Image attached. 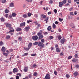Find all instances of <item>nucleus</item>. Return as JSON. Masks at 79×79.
<instances>
[{"instance_id": "aec40b11", "label": "nucleus", "mask_w": 79, "mask_h": 79, "mask_svg": "<svg viewBox=\"0 0 79 79\" xmlns=\"http://www.w3.org/2000/svg\"><path fill=\"white\" fill-rule=\"evenodd\" d=\"M52 27L53 29H55L56 27V25L55 24V23H53L52 25Z\"/></svg>"}, {"instance_id": "e433bc0d", "label": "nucleus", "mask_w": 79, "mask_h": 79, "mask_svg": "<svg viewBox=\"0 0 79 79\" xmlns=\"http://www.w3.org/2000/svg\"><path fill=\"white\" fill-rule=\"evenodd\" d=\"M28 55V53H25L23 56H26V55Z\"/></svg>"}, {"instance_id": "20e7f679", "label": "nucleus", "mask_w": 79, "mask_h": 79, "mask_svg": "<svg viewBox=\"0 0 79 79\" xmlns=\"http://www.w3.org/2000/svg\"><path fill=\"white\" fill-rule=\"evenodd\" d=\"M44 79H50V75L49 74H47L44 78Z\"/></svg>"}, {"instance_id": "b1692460", "label": "nucleus", "mask_w": 79, "mask_h": 79, "mask_svg": "<svg viewBox=\"0 0 79 79\" xmlns=\"http://www.w3.org/2000/svg\"><path fill=\"white\" fill-rule=\"evenodd\" d=\"M32 43H30L29 44L28 46V48H30L31 47V46H32Z\"/></svg>"}, {"instance_id": "c03bdc74", "label": "nucleus", "mask_w": 79, "mask_h": 79, "mask_svg": "<svg viewBox=\"0 0 79 79\" xmlns=\"http://www.w3.org/2000/svg\"><path fill=\"white\" fill-rule=\"evenodd\" d=\"M8 16H9L8 14H6V15H4V16H5V17L6 18H7L8 17Z\"/></svg>"}, {"instance_id": "f3484780", "label": "nucleus", "mask_w": 79, "mask_h": 79, "mask_svg": "<svg viewBox=\"0 0 79 79\" xmlns=\"http://www.w3.org/2000/svg\"><path fill=\"white\" fill-rule=\"evenodd\" d=\"M0 19L2 22H4L5 21V19L4 18L2 17L0 18Z\"/></svg>"}, {"instance_id": "cd10ccee", "label": "nucleus", "mask_w": 79, "mask_h": 79, "mask_svg": "<svg viewBox=\"0 0 79 79\" xmlns=\"http://www.w3.org/2000/svg\"><path fill=\"white\" fill-rule=\"evenodd\" d=\"M5 13H9V10L8 9H6L5 10Z\"/></svg>"}, {"instance_id": "2eb2a0df", "label": "nucleus", "mask_w": 79, "mask_h": 79, "mask_svg": "<svg viewBox=\"0 0 79 79\" xmlns=\"http://www.w3.org/2000/svg\"><path fill=\"white\" fill-rule=\"evenodd\" d=\"M70 26L71 27H72V28H74L75 27V26H74V24L72 23L70 25Z\"/></svg>"}, {"instance_id": "ea45409f", "label": "nucleus", "mask_w": 79, "mask_h": 79, "mask_svg": "<svg viewBox=\"0 0 79 79\" xmlns=\"http://www.w3.org/2000/svg\"><path fill=\"white\" fill-rule=\"evenodd\" d=\"M41 42H42V44H43V43H44V42H45V40H44V39H42L41 40Z\"/></svg>"}, {"instance_id": "9b49d317", "label": "nucleus", "mask_w": 79, "mask_h": 79, "mask_svg": "<svg viewBox=\"0 0 79 79\" xmlns=\"http://www.w3.org/2000/svg\"><path fill=\"white\" fill-rule=\"evenodd\" d=\"M17 71H18V69H17L16 68H15L13 70V72L14 73H16V72H17Z\"/></svg>"}, {"instance_id": "4468645a", "label": "nucleus", "mask_w": 79, "mask_h": 79, "mask_svg": "<svg viewBox=\"0 0 79 79\" xmlns=\"http://www.w3.org/2000/svg\"><path fill=\"white\" fill-rule=\"evenodd\" d=\"M78 74V73H77V71H76L73 73V75L75 76H77Z\"/></svg>"}, {"instance_id": "680f3d73", "label": "nucleus", "mask_w": 79, "mask_h": 79, "mask_svg": "<svg viewBox=\"0 0 79 79\" xmlns=\"http://www.w3.org/2000/svg\"><path fill=\"white\" fill-rule=\"evenodd\" d=\"M70 15H73V16L74 15V14H73V13L72 12H71L70 13Z\"/></svg>"}, {"instance_id": "0eeeda50", "label": "nucleus", "mask_w": 79, "mask_h": 79, "mask_svg": "<svg viewBox=\"0 0 79 79\" xmlns=\"http://www.w3.org/2000/svg\"><path fill=\"white\" fill-rule=\"evenodd\" d=\"M41 19H43V18L45 19L46 18V16L44 15H41Z\"/></svg>"}, {"instance_id": "bf43d9fd", "label": "nucleus", "mask_w": 79, "mask_h": 79, "mask_svg": "<svg viewBox=\"0 0 79 79\" xmlns=\"http://www.w3.org/2000/svg\"><path fill=\"white\" fill-rule=\"evenodd\" d=\"M37 67V65L36 64H34L33 66V68H35V67Z\"/></svg>"}, {"instance_id": "9d476101", "label": "nucleus", "mask_w": 79, "mask_h": 79, "mask_svg": "<svg viewBox=\"0 0 79 79\" xmlns=\"http://www.w3.org/2000/svg\"><path fill=\"white\" fill-rule=\"evenodd\" d=\"M23 17L24 18H27L28 16L27 14H24L23 15Z\"/></svg>"}, {"instance_id": "4be33fe9", "label": "nucleus", "mask_w": 79, "mask_h": 79, "mask_svg": "<svg viewBox=\"0 0 79 79\" xmlns=\"http://www.w3.org/2000/svg\"><path fill=\"white\" fill-rule=\"evenodd\" d=\"M47 29L48 31H51V26H49L48 27Z\"/></svg>"}, {"instance_id": "a19ab883", "label": "nucleus", "mask_w": 79, "mask_h": 79, "mask_svg": "<svg viewBox=\"0 0 79 79\" xmlns=\"http://www.w3.org/2000/svg\"><path fill=\"white\" fill-rule=\"evenodd\" d=\"M3 44V43L2 41H1L0 42V46H2Z\"/></svg>"}, {"instance_id": "f8f14e48", "label": "nucleus", "mask_w": 79, "mask_h": 79, "mask_svg": "<svg viewBox=\"0 0 79 79\" xmlns=\"http://www.w3.org/2000/svg\"><path fill=\"white\" fill-rule=\"evenodd\" d=\"M28 69V67H25L24 69V72H27V71Z\"/></svg>"}, {"instance_id": "79ce46f5", "label": "nucleus", "mask_w": 79, "mask_h": 79, "mask_svg": "<svg viewBox=\"0 0 79 79\" xmlns=\"http://www.w3.org/2000/svg\"><path fill=\"white\" fill-rule=\"evenodd\" d=\"M18 39L19 40H20V41H21V40H22V38L21 37H19Z\"/></svg>"}, {"instance_id": "69168bd1", "label": "nucleus", "mask_w": 79, "mask_h": 79, "mask_svg": "<svg viewBox=\"0 0 79 79\" xmlns=\"http://www.w3.org/2000/svg\"><path fill=\"white\" fill-rule=\"evenodd\" d=\"M47 34H48V32H45L44 33V35H47Z\"/></svg>"}, {"instance_id": "7ed1b4c3", "label": "nucleus", "mask_w": 79, "mask_h": 79, "mask_svg": "<svg viewBox=\"0 0 79 79\" xmlns=\"http://www.w3.org/2000/svg\"><path fill=\"white\" fill-rule=\"evenodd\" d=\"M30 29V26H29L26 27L24 28V29L25 31H26V32H28V31H29V30Z\"/></svg>"}, {"instance_id": "37998d69", "label": "nucleus", "mask_w": 79, "mask_h": 79, "mask_svg": "<svg viewBox=\"0 0 79 79\" xmlns=\"http://www.w3.org/2000/svg\"><path fill=\"white\" fill-rule=\"evenodd\" d=\"M75 58H77V57H78V55L77 54H75Z\"/></svg>"}, {"instance_id": "f704fd0d", "label": "nucleus", "mask_w": 79, "mask_h": 79, "mask_svg": "<svg viewBox=\"0 0 79 79\" xmlns=\"http://www.w3.org/2000/svg\"><path fill=\"white\" fill-rule=\"evenodd\" d=\"M28 77L30 79L32 77V74H30L28 75Z\"/></svg>"}, {"instance_id": "603ef678", "label": "nucleus", "mask_w": 79, "mask_h": 79, "mask_svg": "<svg viewBox=\"0 0 79 79\" xmlns=\"http://www.w3.org/2000/svg\"><path fill=\"white\" fill-rule=\"evenodd\" d=\"M36 55L35 54H31V56H35Z\"/></svg>"}, {"instance_id": "09e8293b", "label": "nucleus", "mask_w": 79, "mask_h": 79, "mask_svg": "<svg viewBox=\"0 0 79 79\" xmlns=\"http://www.w3.org/2000/svg\"><path fill=\"white\" fill-rule=\"evenodd\" d=\"M16 79H19V76L17 75L15 77Z\"/></svg>"}, {"instance_id": "bb28decb", "label": "nucleus", "mask_w": 79, "mask_h": 79, "mask_svg": "<svg viewBox=\"0 0 79 79\" xmlns=\"http://www.w3.org/2000/svg\"><path fill=\"white\" fill-rule=\"evenodd\" d=\"M15 31V30L14 29L12 30L9 31L8 32V33H11V32H13Z\"/></svg>"}, {"instance_id": "393cba45", "label": "nucleus", "mask_w": 79, "mask_h": 79, "mask_svg": "<svg viewBox=\"0 0 79 79\" xmlns=\"http://www.w3.org/2000/svg\"><path fill=\"white\" fill-rule=\"evenodd\" d=\"M42 32H39L37 33V35L38 36H40V35H42Z\"/></svg>"}, {"instance_id": "1a4fd4ad", "label": "nucleus", "mask_w": 79, "mask_h": 79, "mask_svg": "<svg viewBox=\"0 0 79 79\" xmlns=\"http://www.w3.org/2000/svg\"><path fill=\"white\" fill-rule=\"evenodd\" d=\"M6 49H5V47H2V48L1 49V50L4 53H5V50Z\"/></svg>"}, {"instance_id": "3c124183", "label": "nucleus", "mask_w": 79, "mask_h": 79, "mask_svg": "<svg viewBox=\"0 0 79 79\" xmlns=\"http://www.w3.org/2000/svg\"><path fill=\"white\" fill-rule=\"evenodd\" d=\"M70 76H69V75L67 74L66 75V77L67 78H69Z\"/></svg>"}, {"instance_id": "0e129e2a", "label": "nucleus", "mask_w": 79, "mask_h": 79, "mask_svg": "<svg viewBox=\"0 0 79 79\" xmlns=\"http://www.w3.org/2000/svg\"><path fill=\"white\" fill-rule=\"evenodd\" d=\"M68 3H71V0H68Z\"/></svg>"}, {"instance_id": "5fc2aeb1", "label": "nucleus", "mask_w": 79, "mask_h": 79, "mask_svg": "<svg viewBox=\"0 0 79 79\" xmlns=\"http://www.w3.org/2000/svg\"><path fill=\"white\" fill-rule=\"evenodd\" d=\"M54 73L55 75H57V72H56V71H55Z\"/></svg>"}, {"instance_id": "6e6d98bb", "label": "nucleus", "mask_w": 79, "mask_h": 79, "mask_svg": "<svg viewBox=\"0 0 79 79\" xmlns=\"http://www.w3.org/2000/svg\"><path fill=\"white\" fill-rule=\"evenodd\" d=\"M9 29V30H11V29H13V27H9L8 28Z\"/></svg>"}, {"instance_id": "a211bd4d", "label": "nucleus", "mask_w": 79, "mask_h": 79, "mask_svg": "<svg viewBox=\"0 0 79 79\" xmlns=\"http://www.w3.org/2000/svg\"><path fill=\"white\" fill-rule=\"evenodd\" d=\"M78 60V59H73L72 60L73 62H76V61H77Z\"/></svg>"}, {"instance_id": "774afa93", "label": "nucleus", "mask_w": 79, "mask_h": 79, "mask_svg": "<svg viewBox=\"0 0 79 79\" xmlns=\"http://www.w3.org/2000/svg\"><path fill=\"white\" fill-rule=\"evenodd\" d=\"M73 7L70 8L69 9V11H71V10H73Z\"/></svg>"}, {"instance_id": "39448f33", "label": "nucleus", "mask_w": 79, "mask_h": 79, "mask_svg": "<svg viewBox=\"0 0 79 79\" xmlns=\"http://www.w3.org/2000/svg\"><path fill=\"white\" fill-rule=\"evenodd\" d=\"M6 27H11V25L9 23H6Z\"/></svg>"}, {"instance_id": "13d9d810", "label": "nucleus", "mask_w": 79, "mask_h": 79, "mask_svg": "<svg viewBox=\"0 0 79 79\" xmlns=\"http://www.w3.org/2000/svg\"><path fill=\"white\" fill-rule=\"evenodd\" d=\"M58 22L56 21L55 22V23L56 24H58Z\"/></svg>"}, {"instance_id": "5701e85b", "label": "nucleus", "mask_w": 79, "mask_h": 79, "mask_svg": "<svg viewBox=\"0 0 79 79\" xmlns=\"http://www.w3.org/2000/svg\"><path fill=\"white\" fill-rule=\"evenodd\" d=\"M16 15V14L15 12H14L12 14V16L13 17H15Z\"/></svg>"}, {"instance_id": "a18cd8bd", "label": "nucleus", "mask_w": 79, "mask_h": 79, "mask_svg": "<svg viewBox=\"0 0 79 79\" xmlns=\"http://www.w3.org/2000/svg\"><path fill=\"white\" fill-rule=\"evenodd\" d=\"M59 20L60 21V22H61L62 21H63V19H61L60 18H59Z\"/></svg>"}, {"instance_id": "4d7b16f0", "label": "nucleus", "mask_w": 79, "mask_h": 79, "mask_svg": "<svg viewBox=\"0 0 79 79\" xmlns=\"http://www.w3.org/2000/svg\"><path fill=\"white\" fill-rule=\"evenodd\" d=\"M31 22H32V21L31 20H28L27 21V23H31Z\"/></svg>"}, {"instance_id": "49530a36", "label": "nucleus", "mask_w": 79, "mask_h": 79, "mask_svg": "<svg viewBox=\"0 0 79 79\" xmlns=\"http://www.w3.org/2000/svg\"><path fill=\"white\" fill-rule=\"evenodd\" d=\"M58 39H59V40H60L61 39V36H58Z\"/></svg>"}, {"instance_id": "f257e3e1", "label": "nucleus", "mask_w": 79, "mask_h": 79, "mask_svg": "<svg viewBox=\"0 0 79 79\" xmlns=\"http://www.w3.org/2000/svg\"><path fill=\"white\" fill-rule=\"evenodd\" d=\"M43 43L41 42L38 43V46L39 47H41V48H44L45 47V45L44 44H43Z\"/></svg>"}, {"instance_id": "473e14b6", "label": "nucleus", "mask_w": 79, "mask_h": 79, "mask_svg": "<svg viewBox=\"0 0 79 79\" xmlns=\"http://www.w3.org/2000/svg\"><path fill=\"white\" fill-rule=\"evenodd\" d=\"M75 68L77 69L78 68L79 69V65L78 64L76 65L75 66Z\"/></svg>"}, {"instance_id": "052dcab7", "label": "nucleus", "mask_w": 79, "mask_h": 79, "mask_svg": "<svg viewBox=\"0 0 79 79\" xmlns=\"http://www.w3.org/2000/svg\"><path fill=\"white\" fill-rule=\"evenodd\" d=\"M63 55H64V54H63V52L61 53L60 54V55L61 56H63Z\"/></svg>"}, {"instance_id": "a878e982", "label": "nucleus", "mask_w": 79, "mask_h": 79, "mask_svg": "<svg viewBox=\"0 0 79 79\" xmlns=\"http://www.w3.org/2000/svg\"><path fill=\"white\" fill-rule=\"evenodd\" d=\"M16 31H22V30L21 29V28H18L16 29Z\"/></svg>"}, {"instance_id": "864d4df0", "label": "nucleus", "mask_w": 79, "mask_h": 79, "mask_svg": "<svg viewBox=\"0 0 79 79\" xmlns=\"http://www.w3.org/2000/svg\"><path fill=\"white\" fill-rule=\"evenodd\" d=\"M54 11L55 13H57V10L55 9L54 10Z\"/></svg>"}, {"instance_id": "338daca9", "label": "nucleus", "mask_w": 79, "mask_h": 79, "mask_svg": "<svg viewBox=\"0 0 79 79\" xmlns=\"http://www.w3.org/2000/svg\"><path fill=\"white\" fill-rule=\"evenodd\" d=\"M72 58V56H69L68 57V59H69V60H70V59H71V58Z\"/></svg>"}, {"instance_id": "ddd939ff", "label": "nucleus", "mask_w": 79, "mask_h": 79, "mask_svg": "<svg viewBox=\"0 0 79 79\" xmlns=\"http://www.w3.org/2000/svg\"><path fill=\"white\" fill-rule=\"evenodd\" d=\"M10 7H14V3L13 2H11L10 4Z\"/></svg>"}, {"instance_id": "c9c22d12", "label": "nucleus", "mask_w": 79, "mask_h": 79, "mask_svg": "<svg viewBox=\"0 0 79 79\" xmlns=\"http://www.w3.org/2000/svg\"><path fill=\"white\" fill-rule=\"evenodd\" d=\"M24 48L25 50H26V51H27L28 50H29V49L30 48H28V47L27 48Z\"/></svg>"}, {"instance_id": "dca6fc26", "label": "nucleus", "mask_w": 79, "mask_h": 79, "mask_svg": "<svg viewBox=\"0 0 79 79\" xmlns=\"http://www.w3.org/2000/svg\"><path fill=\"white\" fill-rule=\"evenodd\" d=\"M26 25V23L25 22H23L22 23H21L20 24V26H25Z\"/></svg>"}, {"instance_id": "2f4dec72", "label": "nucleus", "mask_w": 79, "mask_h": 79, "mask_svg": "<svg viewBox=\"0 0 79 79\" xmlns=\"http://www.w3.org/2000/svg\"><path fill=\"white\" fill-rule=\"evenodd\" d=\"M10 36L9 35H8L6 36V39H10Z\"/></svg>"}, {"instance_id": "72a5a7b5", "label": "nucleus", "mask_w": 79, "mask_h": 79, "mask_svg": "<svg viewBox=\"0 0 79 79\" xmlns=\"http://www.w3.org/2000/svg\"><path fill=\"white\" fill-rule=\"evenodd\" d=\"M2 3H6V0H1Z\"/></svg>"}, {"instance_id": "de8ad7c7", "label": "nucleus", "mask_w": 79, "mask_h": 79, "mask_svg": "<svg viewBox=\"0 0 79 79\" xmlns=\"http://www.w3.org/2000/svg\"><path fill=\"white\" fill-rule=\"evenodd\" d=\"M3 55L5 56H7L8 55V54L6 53H4Z\"/></svg>"}, {"instance_id": "6e6552de", "label": "nucleus", "mask_w": 79, "mask_h": 79, "mask_svg": "<svg viewBox=\"0 0 79 79\" xmlns=\"http://www.w3.org/2000/svg\"><path fill=\"white\" fill-rule=\"evenodd\" d=\"M60 40L62 44H64V42H66V40L64 39H61Z\"/></svg>"}, {"instance_id": "423d86ee", "label": "nucleus", "mask_w": 79, "mask_h": 79, "mask_svg": "<svg viewBox=\"0 0 79 79\" xmlns=\"http://www.w3.org/2000/svg\"><path fill=\"white\" fill-rule=\"evenodd\" d=\"M63 2H59V7H60V8H61V7H62V6H63Z\"/></svg>"}, {"instance_id": "58836bf2", "label": "nucleus", "mask_w": 79, "mask_h": 79, "mask_svg": "<svg viewBox=\"0 0 79 79\" xmlns=\"http://www.w3.org/2000/svg\"><path fill=\"white\" fill-rule=\"evenodd\" d=\"M33 76H37V73L36 72L34 73L33 74Z\"/></svg>"}, {"instance_id": "8fccbe9b", "label": "nucleus", "mask_w": 79, "mask_h": 79, "mask_svg": "<svg viewBox=\"0 0 79 79\" xmlns=\"http://www.w3.org/2000/svg\"><path fill=\"white\" fill-rule=\"evenodd\" d=\"M39 27H40V24H38L37 27L36 28V29H39Z\"/></svg>"}, {"instance_id": "6ab92c4d", "label": "nucleus", "mask_w": 79, "mask_h": 79, "mask_svg": "<svg viewBox=\"0 0 79 79\" xmlns=\"http://www.w3.org/2000/svg\"><path fill=\"white\" fill-rule=\"evenodd\" d=\"M60 49L59 48H56V51L57 52H60Z\"/></svg>"}, {"instance_id": "4c0bfd02", "label": "nucleus", "mask_w": 79, "mask_h": 79, "mask_svg": "<svg viewBox=\"0 0 79 79\" xmlns=\"http://www.w3.org/2000/svg\"><path fill=\"white\" fill-rule=\"evenodd\" d=\"M66 2V0H64L62 1L63 4H65Z\"/></svg>"}, {"instance_id": "412c9836", "label": "nucleus", "mask_w": 79, "mask_h": 79, "mask_svg": "<svg viewBox=\"0 0 79 79\" xmlns=\"http://www.w3.org/2000/svg\"><path fill=\"white\" fill-rule=\"evenodd\" d=\"M39 44V42H35L34 43H33L34 45H38V44Z\"/></svg>"}, {"instance_id": "7c9ffc66", "label": "nucleus", "mask_w": 79, "mask_h": 79, "mask_svg": "<svg viewBox=\"0 0 79 79\" xmlns=\"http://www.w3.org/2000/svg\"><path fill=\"white\" fill-rule=\"evenodd\" d=\"M27 15L28 17H30V16H31V15H32V14H31V13H27Z\"/></svg>"}, {"instance_id": "f03ea898", "label": "nucleus", "mask_w": 79, "mask_h": 79, "mask_svg": "<svg viewBox=\"0 0 79 79\" xmlns=\"http://www.w3.org/2000/svg\"><path fill=\"white\" fill-rule=\"evenodd\" d=\"M32 39L33 40H37L38 39V37L37 35L34 36L32 37Z\"/></svg>"}, {"instance_id": "c756f323", "label": "nucleus", "mask_w": 79, "mask_h": 79, "mask_svg": "<svg viewBox=\"0 0 79 79\" xmlns=\"http://www.w3.org/2000/svg\"><path fill=\"white\" fill-rule=\"evenodd\" d=\"M43 37H44V36H43V35H41L39 36V39H42Z\"/></svg>"}, {"instance_id": "e2e57ef3", "label": "nucleus", "mask_w": 79, "mask_h": 79, "mask_svg": "<svg viewBox=\"0 0 79 79\" xmlns=\"http://www.w3.org/2000/svg\"><path fill=\"white\" fill-rule=\"evenodd\" d=\"M53 36H50V39H53Z\"/></svg>"}, {"instance_id": "c85d7f7f", "label": "nucleus", "mask_w": 79, "mask_h": 79, "mask_svg": "<svg viewBox=\"0 0 79 79\" xmlns=\"http://www.w3.org/2000/svg\"><path fill=\"white\" fill-rule=\"evenodd\" d=\"M48 17H47L45 19V21H46V23H48Z\"/></svg>"}]
</instances>
